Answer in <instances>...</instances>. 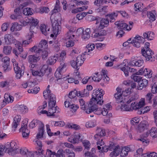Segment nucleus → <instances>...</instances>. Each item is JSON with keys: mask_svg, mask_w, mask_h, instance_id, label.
<instances>
[{"mask_svg": "<svg viewBox=\"0 0 157 157\" xmlns=\"http://www.w3.org/2000/svg\"><path fill=\"white\" fill-rule=\"evenodd\" d=\"M104 94V91L102 89L95 90L92 94L93 97L91 100L94 104L101 105L103 103V96Z\"/></svg>", "mask_w": 157, "mask_h": 157, "instance_id": "1", "label": "nucleus"}, {"mask_svg": "<svg viewBox=\"0 0 157 157\" xmlns=\"http://www.w3.org/2000/svg\"><path fill=\"white\" fill-rule=\"evenodd\" d=\"M144 39L142 37L137 35L134 37L129 38L127 41L123 43V46L126 47L128 46L129 44H132L133 46L136 48H139L140 46V44H143Z\"/></svg>", "mask_w": 157, "mask_h": 157, "instance_id": "2", "label": "nucleus"}, {"mask_svg": "<svg viewBox=\"0 0 157 157\" xmlns=\"http://www.w3.org/2000/svg\"><path fill=\"white\" fill-rule=\"evenodd\" d=\"M61 17L60 14L58 13L55 16L54 21L52 20L53 33L55 34H57L61 29Z\"/></svg>", "mask_w": 157, "mask_h": 157, "instance_id": "3", "label": "nucleus"}, {"mask_svg": "<svg viewBox=\"0 0 157 157\" xmlns=\"http://www.w3.org/2000/svg\"><path fill=\"white\" fill-rule=\"evenodd\" d=\"M149 134H150V136L153 137H157V128L155 127L151 128L148 133L147 132L141 135L140 139H138L137 140L141 141L144 145L145 144H148L149 141L147 138Z\"/></svg>", "mask_w": 157, "mask_h": 157, "instance_id": "4", "label": "nucleus"}, {"mask_svg": "<svg viewBox=\"0 0 157 157\" xmlns=\"http://www.w3.org/2000/svg\"><path fill=\"white\" fill-rule=\"evenodd\" d=\"M78 100L82 109L85 110V112L87 113H90L92 112L94 104L91 100L89 103H86L83 98H79Z\"/></svg>", "mask_w": 157, "mask_h": 157, "instance_id": "5", "label": "nucleus"}, {"mask_svg": "<svg viewBox=\"0 0 157 157\" xmlns=\"http://www.w3.org/2000/svg\"><path fill=\"white\" fill-rule=\"evenodd\" d=\"M4 150L10 155H14L17 153V146L16 142L12 141L10 143L8 142L4 146Z\"/></svg>", "mask_w": 157, "mask_h": 157, "instance_id": "6", "label": "nucleus"}, {"mask_svg": "<svg viewBox=\"0 0 157 157\" xmlns=\"http://www.w3.org/2000/svg\"><path fill=\"white\" fill-rule=\"evenodd\" d=\"M131 89L128 88L125 90H123L121 88L117 87L116 90L117 93L114 95V97L115 99L116 102L119 103L123 101L122 97V95H125V94H130L131 93Z\"/></svg>", "mask_w": 157, "mask_h": 157, "instance_id": "7", "label": "nucleus"}, {"mask_svg": "<svg viewBox=\"0 0 157 157\" xmlns=\"http://www.w3.org/2000/svg\"><path fill=\"white\" fill-rule=\"evenodd\" d=\"M38 124L39 125V127L38 129V133L36 137L39 139L43 136L44 127L43 124L37 120H33L30 123L29 126L30 128H33Z\"/></svg>", "mask_w": 157, "mask_h": 157, "instance_id": "8", "label": "nucleus"}, {"mask_svg": "<svg viewBox=\"0 0 157 157\" xmlns=\"http://www.w3.org/2000/svg\"><path fill=\"white\" fill-rule=\"evenodd\" d=\"M32 75L34 76H42L44 74L47 77L51 75V69H48L46 65H44L39 71H36L33 69H31Z\"/></svg>", "mask_w": 157, "mask_h": 157, "instance_id": "9", "label": "nucleus"}, {"mask_svg": "<svg viewBox=\"0 0 157 157\" xmlns=\"http://www.w3.org/2000/svg\"><path fill=\"white\" fill-rule=\"evenodd\" d=\"M103 76V80L105 83H107L109 80V78L105 73V71L102 70L100 74L99 72L95 73L94 74L93 77H91L92 79L95 82H98L100 81Z\"/></svg>", "mask_w": 157, "mask_h": 157, "instance_id": "10", "label": "nucleus"}, {"mask_svg": "<svg viewBox=\"0 0 157 157\" xmlns=\"http://www.w3.org/2000/svg\"><path fill=\"white\" fill-rule=\"evenodd\" d=\"M97 133L94 136V138L97 140L98 144H99L101 145L104 144V143L102 142V137L105 135V129L101 128H98L96 130Z\"/></svg>", "mask_w": 157, "mask_h": 157, "instance_id": "11", "label": "nucleus"}, {"mask_svg": "<svg viewBox=\"0 0 157 157\" xmlns=\"http://www.w3.org/2000/svg\"><path fill=\"white\" fill-rule=\"evenodd\" d=\"M141 52L143 56L146 60L149 61L151 62L155 60V58L154 56H152L154 53L150 49H146V50H145L144 48L142 49Z\"/></svg>", "mask_w": 157, "mask_h": 157, "instance_id": "12", "label": "nucleus"}, {"mask_svg": "<svg viewBox=\"0 0 157 157\" xmlns=\"http://www.w3.org/2000/svg\"><path fill=\"white\" fill-rule=\"evenodd\" d=\"M82 55H79L76 59L75 58L74 59L71 61V64L72 67L74 68H77V70L79 69L78 67L81 66L85 60V58H83L82 59Z\"/></svg>", "mask_w": 157, "mask_h": 157, "instance_id": "13", "label": "nucleus"}, {"mask_svg": "<svg viewBox=\"0 0 157 157\" xmlns=\"http://www.w3.org/2000/svg\"><path fill=\"white\" fill-rule=\"evenodd\" d=\"M109 150L113 151L111 152L109 155L111 157H116L118 156L120 153L121 149L119 146H115L114 144L112 143L108 146Z\"/></svg>", "mask_w": 157, "mask_h": 157, "instance_id": "14", "label": "nucleus"}, {"mask_svg": "<svg viewBox=\"0 0 157 157\" xmlns=\"http://www.w3.org/2000/svg\"><path fill=\"white\" fill-rule=\"evenodd\" d=\"M16 48L13 49V53L17 57L19 56L21 57H22L25 59L26 57V55H24L22 52H23V49L22 46L21 45V43L19 42V43L15 44Z\"/></svg>", "mask_w": 157, "mask_h": 157, "instance_id": "15", "label": "nucleus"}, {"mask_svg": "<svg viewBox=\"0 0 157 157\" xmlns=\"http://www.w3.org/2000/svg\"><path fill=\"white\" fill-rule=\"evenodd\" d=\"M14 70L16 74V78L17 79H20L24 75L25 67L24 65L21 66L20 68L18 66V64L15 63H13Z\"/></svg>", "mask_w": 157, "mask_h": 157, "instance_id": "16", "label": "nucleus"}, {"mask_svg": "<svg viewBox=\"0 0 157 157\" xmlns=\"http://www.w3.org/2000/svg\"><path fill=\"white\" fill-rule=\"evenodd\" d=\"M74 101L69 98L66 99V101L64 102L65 107L68 108L70 110L72 113L75 112L79 108L78 105L74 103Z\"/></svg>", "mask_w": 157, "mask_h": 157, "instance_id": "17", "label": "nucleus"}, {"mask_svg": "<svg viewBox=\"0 0 157 157\" xmlns=\"http://www.w3.org/2000/svg\"><path fill=\"white\" fill-rule=\"evenodd\" d=\"M43 94V96L45 99H47L48 97V98L49 101H48V103L51 102L53 104L56 103V98L55 95L51 93V91L50 90L44 91Z\"/></svg>", "mask_w": 157, "mask_h": 157, "instance_id": "18", "label": "nucleus"}, {"mask_svg": "<svg viewBox=\"0 0 157 157\" xmlns=\"http://www.w3.org/2000/svg\"><path fill=\"white\" fill-rule=\"evenodd\" d=\"M64 60L62 59V62L60 64V66L58 69H57L55 73V76L56 78H57V81L62 79V76L61 73L62 71L67 66V64L64 62Z\"/></svg>", "mask_w": 157, "mask_h": 157, "instance_id": "19", "label": "nucleus"}, {"mask_svg": "<svg viewBox=\"0 0 157 157\" xmlns=\"http://www.w3.org/2000/svg\"><path fill=\"white\" fill-rule=\"evenodd\" d=\"M120 68L122 71L124 72L126 76H128V71L130 72H135L136 71V69L131 68L128 66H126L125 63H123L121 64V66Z\"/></svg>", "mask_w": 157, "mask_h": 157, "instance_id": "20", "label": "nucleus"}, {"mask_svg": "<svg viewBox=\"0 0 157 157\" xmlns=\"http://www.w3.org/2000/svg\"><path fill=\"white\" fill-rule=\"evenodd\" d=\"M5 43L6 44H17L19 42L16 40L13 36L10 34H6L4 36Z\"/></svg>", "mask_w": 157, "mask_h": 157, "instance_id": "21", "label": "nucleus"}, {"mask_svg": "<svg viewBox=\"0 0 157 157\" xmlns=\"http://www.w3.org/2000/svg\"><path fill=\"white\" fill-rule=\"evenodd\" d=\"M93 109L92 112L97 115L102 114L104 116L107 115L108 113V110L106 109L105 107H103L102 109L101 108H98L96 104H94Z\"/></svg>", "mask_w": 157, "mask_h": 157, "instance_id": "22", "label": "nucleus"}, {"mask_svg": "<svg viewBox=\"0 0 157 157\" xmlns=\"http://www.w3.org/2000/svg\"><path fill=\"white\" fill-rule=\"evenodd\" d=\"M78 30L82 32V38L83 40H87L90 37V34L91 32L90 28H86L85 31H83V28H79Z\"/></svg>", "mask_w": 157, "mask_h": 157, "instance_id": "23", "label": "nucleus"}, {"mask_svg": "<svg viewBox=\"0 0 157 157\" xmlns=\"http://www.w3.org/2000/svg\"><path fill=\"white\" fill-rule=\"evenodd\" d=\"M56 103H52L51 102L48 103V112L50 114V116H51L54 115V114L56 112H59V108L57 109V106L56 105Z\"/></svg>", "mask_w": 157, "mask_h": 157, "instance_id": "24", "label": "nucleus"}, {"mask_svg": "<svg viewBox=\"0 0 157 157\" xmlns=\"http://www.w3.org/2000/svg\"><path fill=\"white\" fill-rule=\"evenodd\" d=\"M148 126V124L147 121H142L138 125L136 129V131L138 133H141L144 132L145 130L147 129Z\"/></svg>", "mask_w": 157, "mask_h": 157, "instance_id": "25", "label": "nucleus"}, {"mask_svg": "<svg viewBox=\"0 0 157 157\" xmlns=\"http://www.w3.org/2000/svg\"><path fill=\"white\" fill-rule=\"evenodd\" d=\"M139 97V95L136 93H133L132 95L128 97V99L127 98H125L124 99L123 101V102H126L127 104H130L132 102L136 101Z\"/></svg>", "mask_w": 157, "mask_h": 157, "instance_id": "26", "label": "nucleus"}, {"mask_svg": "<svg viewBox=\"0 0 157 157\" xmlns=\"http://www.w3.org/2000/svg\"><path fill=\"white\" fill-rule=\"evenodd\" d=\"M27 125L25 126L24 124L21 125V128L20 129V132H22V136L23 138H28L29 136L30 131L27 128Z\"/></svg>", "mask_w": 157, "mask_h": 157, "instance_id": "27", "label": "nucleus"}, {"mask_svg": "<svg viewBox=\"0 0 157 157\" xmlns=\"http://www.w3.org/2000/svg\"><path fill=\"white\" fill-rule=\"evenodd\" d=\"M48 47V45L47 41L45 40H41L38 46V52H41L42 50L47 48Z\"/></svg>", "mask_w": 157, "mask_h": 157, "instance_id": "28", "label": "nucleus"}, {"mask_svg": "<svg viewBox=\"0 0 157 157\" xmlns=\"http://www.w3.org/2000/svg\"><path fill=\"white\" fill-rule=\"evenodd\" d=\"M144 105V102L140 101L138 103L136 101H133L131 103L130 107L132 109V110H136L137 109L141 108Z\"/></svg>", "mask_w": 157, "mask_h": 157, "instance_id": "29", "label": "nucleus"}, {"mask_svg": "<svg viewBox=\"0 0 157 157\" xmlns=\"http://www.w3.org/2000/svg\"><path fill=\"white\" fill-rule=\"evenodd\" d=\"M15 14L11 15V18L13 19H20L22 18L21 14V10L20 8H17L14 10Z\"/></svg>", "mask_w": 157, "mask_h": 157, "instance_id": "30", "label": "nucleus"}, {"mask_svg": "<svg viewBox=\"0 0 157 157\" xmlns=\"http://www.w3.org/2000/svg\"><path fill=\"white\" fill-rule=\"evenodd\" d=\"M15 107L17 108V110L21 113L25 114L28 111L27 107L23 104L16 105Z\"/></svg>", "mask_w": 157, "mask_h": 157, "instance_id": "31", "label": "nucleus"}, {"mask_svg": "<svg viewBox=\"0 0 157 157\" xmlns=\"http://www.w3.org/2000/svg\"><path fill=\"white\" fill-rule=\"evenodd\" d=\"M38 22L39 21L37 19H35L34 18L31 17H29V21L27 22V23H30L31 29H34L37 25Z\"/></svg>", "mask_w": 157, "mask_h": 157, "instance_id": "32", "label": "nucleus"}, {"mask_svg": "<svg viewBox=\"0 0 157 157\" xmlns=\"http://www.w3.org/2000/svg\"><path fill=\"white\" fill-rule=\"evenodd\" d=\"M21 117L20 115H16L13 119V121L12 124V128L15 129L19 124Z\"/></svg>", "mask_w": 157, "mask_h": 157, "instance_id": "33", "label": "nucleus"}, {"mask_svg": "<svg viewBox=\"0 0 157 157\" xmlns=\"http://www.w3.org/2000/svg\"><path fill=\"white\" fill-rule=\"evenodd\" d=\"M115 24L117 25L119 29L123 30L126 29L127 30L128 25L124 23L123 21H117L115 23Z\"/></svg>", "mask_w": 157, "mask_h": 157, "instance_id": "34", "label": "nucleus"}, {"mask_svg": "<svg viewBox=\"0 0 157 157\" xmlns=\"http://www.w3.org/2000/svg\"><path fill=\"white\" fill-rule=\"evenodd\" d=\"M109 23L107 19L102 18L100 21V25L98 27V29H103L105 27L107 26Z\"/></svg>", "mask_w": 157, "mask_h": 157, "instance_id": "35", "label": "nucleus"}, {"mask_svg": "<svg viewBox=\"0 0 157 157\" xmlns=\"http://www.w3.org/2000/svg\"><path fill=\"white\" fill-rule=\"evenodd\" d=\"M143 36L144 37H142L144 39V42L145 39H147L148 40H152L154 37V33L152 32L148 31L144 33L143 34Z\"/></svg>", "mask_w": 157, "mask_h": 157, "instance_id": "36", "label": "nucleus"}, {"mask_svg": "<svg viewBox=\"0 0 157 157\" xmlns=\"http://www.w3.org/2000/svg\"><path fill=\"white\" fill-rule=\"evenodd\" d=\"M94 33H96L94 34L95 37H99L100 36H105L106 34V31L103 29H98V27L94 29Z\"/></svg>", "mask_w": 157, "mask_h": 157, "instance_id": "37", "label": "nucleus"}, {"mask_svg": "<svg viewBox=\"0 0 157 157\" xmlns=\"http://www.w3.org/2000/svg\"><path fill=\"white\" fill-rule=\"evenodd\" d=\"M29 62L30 63H35L39 60L40 58L39 56L35 55H30L28 57Z\"/></svg>", "mask_w": 157, "mask_h": 157, "instance_id": "38", "label": "nucleus"}, {"mask_svg": "<svg viewBox=\"0 0 157 157\" xmlns=\"http://www.w3.org/2000/svg\"><path fill=\"white\" fill-rule=\"evenodd\" d=\"M130 151L131 149L129 147H125L123 148L120 152V156L121 157H125L128 155V152Z\"/></svg>", "mask_w": 157, "mask_h": 157, "instance_id": "39", "label": "nucleus"}, {"mask_svg": "<svg viewBox=\"0 0 157 157\" xmlns=\"http://www.w3.org/2000/svg\"><path fill=\"white\" fill-rule=\"evenodd\" d=\"M21 25H19L18 23L16 22L12 23L10 30L12 32H13L14 31H19L21 29Z\"/></svg>", "mask_w": 157, "mask_h": 157, "instance_id": "40", "label": "nucleus"}, {"mask_svg": "<svg viewBox=\"0 0 157 157\" xmlns=\"http://www.w3.org/2000/svg\"><path fill=\"white\" fill-rule=\"evenodd\" d=\"M88 1L86 2L82 1H78L77 0H72L71 1L70 5H71V7L75 6V4L77 6L80 5V4H82L83 5L87 4V3H88Z\"/></svg>", "mask_w": 157, "mask_h": 157, "instance_id": "41", "label": "nucleus"}, {"mask_svg": "<svg viewBox=\"0 0 157 157\" xmlns=\"http://www.w3.org/2000/svg\"><path fill=\"white\" fill-rule=\"evenodd\" d=\"M148 84V81L145 79H143L140 81L138 84L139 86H138V90H141L144 87L145 88Z\"/></svg>", "mask_w": 157, "mask_h": 157, "instance_id": "42", "label": "nucleus"}, {"mask_svg": "<svg viewBox=\"0 0 157 157\" xmlns=\"http://www.w3.org/2000/svg\"><path fill=\"white\" fill-rule=\"evenodd\" d=\"M123 83L127 86H130L132 89L135 88L136 86V83L132 80L125 81L123 82Z\"/></svg>", "mask_w": 157, "mask_h": 157, "instance_id": "43", "label": "nucleus"}, {"mask_svg": "<svg viewBox=\"0 0 157 157\" xmlns=\"http://www.w3.org/2000/svg\"><path fill=\"white\" fill-rule=\"evenodd\" d=\"M59 56V55H56L51 56L49 57L48 59L49 64L52 65L55 63L56 62L57 60L58 59V57Z\"/></svg>", "mask_w": 157, "mask_h": 157, "instance_id": "44", "label": "nucleus"}, {"mask_svg": "<svg viewBox=\"0 0 157 157\" xmlns=\"http://www.w3.org/2000/svg\"><path fill=\"white\" fill-rule=\"evenodd\" d=\"M40 29L42 33L46 36H47L48 34L50 33L49 32L50 29L48 28L47 30L46 26L44 25H42L40 26Z\"/></svg>", "mask_w": 157, "mask_h": 157, "instance_id": "45", "label": "nucleus"}, {"mask_svg": "<svg viewBox=\"0 0 157 157\" xmlns=\"http://www.w3.org/2000/svg\"><path fill=\"white\" fill-rule=\"evenodd\" d=\"M144 75L145 76L146 78H150L152 76V71L150 69L145 68L144 69Z\"/></svg>", "mask_w": 157, "mask_h": 157, "instance_id": "46", "label": "nucleus"}, {"mask_svg": "<svg viewBox=\"0 0 157 157\" xmlns=\"http://www.w3.org/2000/svg\"><path fill=\"white\" fill-rule=\"evenodd\" d=\"M77 96L76 90L75 89L74 90L71 91L68 95V98L67 99L70 98L71 100L74 101V98Z\"/></svg>", "mask_w": 157, "mask_h": 157, "instance_id": "47", "label": "nucleus"}, {"mask_svg": "<svg viewBox=\"0 0 157 157\" xmlns=\"http://www.w3.org/2000/svg\"><path fill=\"white\" fill-rule=\"evenodd\" d=\"M12 50V48L11 46L6 45L4 47L3 52L6 55H9L11 53Z\"/></svg>", "mask_w": 157, "mask_h": 157, "instance_id": "48", "label": "nucleus"}, {"mask_svg": "<svg viewBox=\"0 0 157 157\" xmlns=\"http://www.w3.org/2000/svg\"><path fill=\"white\" fill-rule=\"evenodd\" d=\"M117 13V12L116 13H112L111 14H107L106 16L108 17L109 18L111 19V22H113L115 21V18L117 17L118 15Z\"/></svg>", "mask_w": 157, "mask_h": 157, "instance_id": "49", "label": "nucleus"}, {"mask_svg": "<svg viewBox=\"0 0 157 157\" xmlns=\"http://www.w3.org/2000/svg\"><path fill=\"white\" fill-rule=\"evenodd\" d=\"M95 149L94 148H92L91 152L87 151L85 153L86 156H90L91 157H96L95 154Z\"/></svg>", "mask_w": 157, "mask_h": 157, "instance_id": "50", "label": "nucleus"}, {"mask_svg": "<svg viewBox=\"0 0 157 157\" xmlns=\"http://www.w3.org/2000/svg\"><path fill=\"white\" fill-rule=\"evenodd\" d=\"M32 10L30 8H24L23 10V14L25 15H31L33 14Z\"/></svg>", "mask_w": 157, "mask_h": 157, "instance_id": "51", "label": "nucleus"}, {"mask_svg": "<svg viewBox=\"0 0 157 157\" xmlns=\"http://www.w3.org/2000/svg\"><path fill=\"white\" fill-rule=\"evenodd\" d=\"M4 97L5 99V100L8 103L12 102L13 101V97L8 94H5Z\"/></svg>", "mask_w": 157, "mask_h": 157, "instance_id": "52", "label": "nucleus"}, {"mask_svg": "<svg viewBox=\"0 0 157 157\" xmlns=\"http://www.w3.org/2000/svg\"><path fill=\"white\" fill-rule=\"evenodd\" d=\"M155 13H154L150 12H148L147 15L148 18L150 19V21H153L155 20Z\"/></svg>", "mask_w": 157, "mask_h": 157, "instance_id": "53", "label": "nucleus"}, {"mask_svg": "<svg viewBox=\"0 0 157 157\" xmlns=\"http://www.w3.org/2000/svg\"><path fill=\"white\" fill-rule=\"evenodd\" d=\"M121 110L125 111H132V109L130 107V105H127L125 104L121 106Z\"/></svg>", "mask_w": 157, "mask_h": 157, "instance_id": "54", "label": "nucleus"}, {"mask_svg": "<svg viewBox=\"0 0 157 157\" xmlns=\"http://www.w3.org/2000/svg\"><path fill=\"white\" fill-rule=\"evenodd\" d=\"M68 127L73 128L75 130H79L80 129V127L78 125L73 124H68L67 125Z\"/></svg>", "mask_w": 157, "mask_h": 157, "instance_id": "55", "label": "nucleus"}, {"mask_svg": "<svg viewBox=\"0 0 157 157\" xmlns=\"http://www.w3.org/2000/svg\"><path fill=\"white\" fill-rule=\"evenodd\" d=\"M38 12L41 13H48L49 11V8L46 7L40 8L38 9Z\"/></svg>", "mask_w": 157, "mask_h": 157, "instance_id": "56", "label": "nucleus"}, {"mask_svg": "<svg viewBox=\"0 0 157 157\" xmlns=\"http://www.w3.org/2000/svg\"><path fill=\"white\" fill-rule=\"evenodd\" d=\"M133 63H134L135 66L139 67H140L143 64L144 61L143 60H133Z\"/></svg>", "mask_w": 157, "mask_h": 157, "instance_id": "57", "label": "nucleus"}, {"mask_svg": "<svg viewBox=\"0 0 157 157\" xmlns=\"http://www.w3.org/2000/svg\"><path fill=\"white\" fill-rule=\"evenodd\" d=\"M65 151L67 153L68 157H75V154L72 151L70 150L69 148L66 149Z\"/></svg>", "mask_w": 157, "mask_h": 157, "instance_id": "58", "label": "nucleus"}, {"mask_svg": "<svg viewBox=\"0 0 157 157\" xmlns=\"http://www.w3.org/2000/svg\"><path fill=\"white\" fill-rule=\"evenodd\" d=\"M3 67L4 71L6 72L10 70V68L9 67L10 63H3Z\"/></svg>", "mask_w": 157, "mask_h": 157, "instance_id": "59", "label": "nucleus"}, {"mask_svg": "<svg viewBox=\"0 0 157 157\" xmlns=\"http://www.w3.org/2000/svg\"><path fill=\"white\" fill-rule=\"evenodd\" d=\"M151 92L153 94L157 93V82H155L151 87Z\"/></svg>", "mask_w": 157, "mask_h": 157, "instance_id": "60", "label": "nucleus"}, {"mask_svg": "<svg viewBox=\"0 0 157 157\" xmlns=\"http://www.w3.org/2000/svg\"><path fill=\"white\" fill-rule=\"evenodd\" d=\"M56 154V152H53L50 150L48 149L46 152V157H53L54 155Z\"/></svg>", "mask_w": 157, "mask_h": 157, "instance_id": "61", "label": "nucleus"}, {"mask_svg": "<svg viewBox=\"0 0 157 157\" xmlns=\"http://www.w3.org/2000/svg\"><path fill=\"white\" fill-rule=\"evenodd\" d=\"M64 152L62 149H60L58 150L57 153H56V157H65V155L64 154Z\"/></svg>", "mask_w": 157, "mask_h": 157, "instance_id": "62", "label": "nucleus"}, {"mask_svg": "<svg viewBox=\"0 0 157 157\" xmlns=\"http://www.w3.org/2000/svg\"><path fill=\"white\" fill-rule=\"evenodd\" d=\"M87 50L88 52H89L90 51H92L95 48V45L94 44H88L86 47Z\"/></svg>", "mask_w": 157, "mask_h": 157, "instance_id": "63", "label": "nucleus"}, {"mask_svg": "<svg viewBox=\"0 0 157 157\" xmlns=\"http://www.w3.org/2000/svg\"><path fill=\"white\" fill-rule=\"evenodd\" d=\"M85 125L87 128H92L95 126V124L93 121H90L86 122Z\"/></svg>", "mask_w": 157, "mask_h": 157, "instance_id": "64", "label": "nucleus"}]
</instances>
